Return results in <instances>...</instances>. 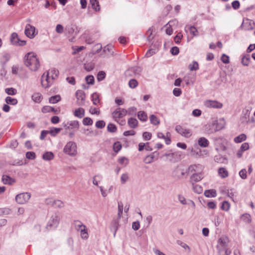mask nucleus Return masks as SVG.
Segmentation results:
<instances>
[{"instance_id": "f257e3e1", "label": "nucleus", "mask_w": 255, "mask_h": 255, "mask_svg": "<svg viewBox=\"0 0 255 255\" xmlns=\"http://www.w3.org/2000/svg\"><path fill=\"white\" fill-rule=\"evenodd\" d=\"M25 65L30 70L36 71L40 66L39 61L36 57V55L32 52L27 53L24 57Z\"/></svg>"}, {"instance_id": "f03ea898", "label": "nucleus", "mask_w": 255, "mask_h": 255, "mask_svg": "<svg viewBox=\"0 0 255 255\" xmlns=\"http://www.w3.org/2000/svg\"><path fill=\"white\" fill-rule=\"evenodd\" d=\"M59 71L56 69H52L50 71H47L45 76L44 73L41 77V83L43 87L47 88L51 86L53 80L56 79L59 75Z\"/></svg>"}, {"instance_id": "7ed1b4c3", "label": "nucleus", "mask_w": 255, "mask_h": 255, "mask_svg": "<svg viewBox=\"0 0 255 255\" xmlns=\"http://www.w3.org/2000/svg\"><path fill=\"white\" fill-rule=\"evenodd\" d=\"M181 151L172 152V150H170L166 152L162 156L166 157L170 162L175 163L181 160Z\"/></svg>"}, {"instance_id": "20e7f679", "label": "nucleus", "mask_w": 255, "mask_h": 255, "mask_svg": "<svg viewBox=\"0 0 255 255\" xmlns=\"http://www.w3.org/2000/svg\"><path fill=\"white\" fill-rule=\"evenodd\" d=\"M76 144L72 141L68 142L64 148V152L70 155H75L76 153Z\"/></svg>"}, {"instance_id": "39448f33", "label": "nucleus", "mask_w": 255, "mask_h": 255, "mask_svg": "<svg viewBox=\"0 0 255 255\" xmlns=\"http://www.w3.org/2000/svg\"><path fill=\"white\" fill-rule=\"evenodd\" d=\"M24 33L27 37L30 39L33 38L38 33L34 26L30 24H27L25 26Z\"/></svg>"}, {"instance_id": "423d86ee", "label": "nucleus", "mask_w": 255, "mask_h": 255, "mask_svg": "<svg viewBox=\"0 0 255 255\" xmlns=\"http://www.w3.org/2000/svg\"><path fill=\"white\" fill-rule=\"evenodd\" d=\"M228 242V239L227 237H221L219 239L217 247L220 255H221L222 252L227 248Z\"/></svg>"}, {"instance_id": "0eeeda50", "label": "nucleus", "mask_w": 255, "mask_h": 255, "mask_svg": "<svg viewBox=\"0 0 255 255\" xmlns=\"http://www.w3.org/2000/svg\"><path fill=\"white\" fill-rule=\"evenodd\" d=\"M10 40L11 44L16 46H22L25 45L26 43V41L20 40L16 32H13L11 34Z\"/></svg>"}, {"instance_id": "6e6552de", "label": "nucleus", "mask_w": 255, "mask_h": 255, "mask_svg": "<svg viewBox=\"0 0 255 255\" xmlns=\"http://www.w3.org/2000/svg\"><path fill=\"white\" fill-rule=\"evenodd\" d=\"M30 197L31 194L29 193L25 192L20 193L16 196L15 201L17 203L22 204L27 202Z\"/></svg>"}, {"instance_id": "1a4fd4ad", "label": "nucleus", "mask_w": 255, "mask_h": 255, "mask_svg": "<svg viewBox=\"0 0 255 255\" xmlns=\"http://www.w3.org/2000/svg\"><path fill=\"white\" fill-rule=\"evenodd\" d=\"M59 217L57 214L53 215L47 223L46 228L49 230L56 228L59 224Z\"/></svg>"}, {"instance_id": "9d476101", "label": "nucleus", "mask_w": 255, "mask_h": 255, "mask_svg": "<svg viewBox=\"0 0 255 255\" xmlns=\"http://www.w3.org/2000/svg\"><path fill=\"white\" fill-rule=\"evenodd\" d=\"M75 96L77 98V104L78 106H83L85 102V93L81 90H78L76 92Z\"/></svg>"}, {"instance_id": "9b49d317", "label": "nucleus", "mask_w": 255, "mask_h": 255, "mask_svg": "<svg viewBox=\"0 0 255 255\" xmlns=\"http://www.w3.org/2000/svg\"><path fill=\"white\" fill-rule=\"evenodd\" d=\"M175 130L178 133L187 138L190 137L192 135L190 129L184 128L180 125L176 126Z\"/></svg>"}, {"instance_id": "f8f14e48", "label": "nucleus", "mask_w": 255, "mask_h": 255, "mask_svg": "<svg viewBox=\"0 0 255 255\" xmlns=\"http://www.w3.org/2000/svg\"><path fill=\"white\" fill-rule=\"evenodd\" d=\"M159 155V152L154 151L150 155H147L144 159L143 161L146 164L151 163L154 160H157Z\"/></svg>"}, {"instance_id": "ddd939ff", "label": "nucleus", "mask_w": 255, "mask_h": 255, "mask_svg": "<svg viewBox=\"0 0 255 255\" xmlns=\"http://www.w3.org/2000/svg\"><path fill=\"white\" fill-rule=\"evenodd\" d=\"M63 127L66 130H70L74 128L78 129L79 128V123L77 121H72L66 124L63 123Z\"/></svg>"}, {"instance_id": "4468645a", "label": "nucleus", "mask_w": 255, "mask_h": 255, "mask_svg": "<svg viewBox=\"0 0 255 255\" xmlns=\"http://www.w3.org/2000/svg\"><path fill=\"white\" fill-rule=\"evenodd\" d=\"M205 105L208 108H213L221 109L223 107V104L216 101L208 100L206 101Z\"/></svg>"}, {"instance_id": "2eb2a0df", "label": "nucleus", "mask_w": 255, "mask_h": 255, "mask_svg": "<svg viewBox=\"0 0 255 255\" xmlns=\"http://www.w3.org/2000/svg\"><path fill=\"white\" fill-rule=\"evenodd\" d=\"M65 30L68 33V34L73 36H76L79 33L77 27L73 24H70L66 26Z\"/></svg>"}, {"instance_id": "dca6fc26", "label": "nucleus", "mask_w": 255, "mask_h": 255, "mask_svg": "<svg viewBox=\"0 0 255 255\" xmlns=\"http://www.w3.org/2000/svg\"><path fill=\"white\" fill-rule=\"evenodd\" d=\"M203 177L201 173H193L190 177V182L192 184H195L203 179Z\"/></svg>"}, {"instance_id": "f3484780", "label": "nucleus", "mask_w": 255, "mask_h": 255, "mask_svg": "<svg viewBox=\"0 0 255 255\" xmlns=\"http://www.w3.org/2000/svg\"><path fill=\"white\" fill-rule=\"evenodd\" d=\"M113 49L114 46L111 44H108L103 48V52L107 56L110 57L114 55V52Z\"/></svg>"}, {"instance_id": "a211bd4d", "label": "nucleus", "mask_w": 255, "mask_h": 255, "mask_svg": "<svg viewBox=\"0 0 255 255\" xmlns=\"http://www.w3.org/2000/svg\"><path fill=\"white\" fill-rule=\"evenodd\" d=\"M41 112L43 113H47L49 112H53L55 114H58L60 112V110L55 109L54 108L49 106H45L41 109Z\"/></svg>"}, {"instance_id": "6ab92c4d", "label": "nucleus", "mask_w": 255, "mask_h": 255, "mask_svg": "<svg viewBox=\"0 0 255 255\" xmlns=\"http://www.w3.org/2000/svg\"><path fill=\"white\" fill-rule=\"evenodd\" d=\"M128 124L131 128H135L138 126V121L135 118H130L128 121Z\"/></svg>"}, {"instance_id": "aec40b11", "label": "nucleus", "mask_w": 255, "mask_h": 255, "mask_svg": "<svg viewBox=\"0 0 255 255\" xmlns=\"http://www.w3.org/2000/svg\"><path fill=\"white\" fill-rule=\"evenodd\" d=\"M218 174L222 178H225L229 176L227 170L224 167H220L218 169Z\"/></svg>"}, {"instance_id": "412c9836", "label": "nucleus", "mask_w": 255, "mask_h": 255, "mask_svg": "<svg viewBox=\"0 0 255 255\" xmlns=\"http://www.w3.org/2000/svg\"><path fill=\"white\" fill-rule=\"evenodd\" d=\"M214 160L215 162L220 163H224L227 162V158L220 154L215 156Z\"/></svg>"}, {"instance_id": "4be33fe9", "label": "nucleus", "mask_w": 255, "mask_h": 255, "mask_svg": "<svg viewBox=\"0 0 255 255\" xmlns=\"http://www.w3.org/2000/svg\"><path fill=\"white\" fill-rule=\"evenodd\" d=\"M74 115L76 117L82 118L85 115V110L83 108H79L74 111Z\"/></svg>"}, {"instance_id": "5701e85b", "label": "nucleus", "mask_w": 255, "mask_h": 255, "mask_svg": "<svg viewBox=\"0 0 255 255\" xmlns=\"http://www.w3.org/2000/svg\"><path fill=\"white\" fill-rule=\"evenodd\" d=\"M198 144L202 147H206L209 145L208 140L205 137H202L199 138L198 141Z\"/></svg>"}, {"instance_id": "b1692460", "label": "nucleus", "mask_w": 255, "mask_h": 255, "mask_svg": "<svg viewBox=\"0 0 255 255\" xmlns=\"http://www.w3.org/2000/svg\"><path fill=\"white\" fill-rule=\"evenodd\" d=\"M138 119L142 122H146L148 117L147 114L144 111H139L137 113Z\"/></svg>"}, {"instance_id": "393cba45", "label": "nucleus", "mask_w": 255, "mask_h": 255, "mask_svg": "<svg viewBox=\"0 0 255 255\" xmlns=\"http://www.w3.org/2000/svg\"><path fill=\"white\" fill-rule=\"evenodd\" d=\"M204 195L207 197H215L217 196V192L215 189L206 190L204 192Z\"/></svg>"}, {"instance_id": "a878e982", "label": "nucleus", "mask_w": 255, "mask_h": 255, "mask_svg": "<svg viewBox=\"0 0 255 255\" xmlns=\"http://www.w3.org/2000/svg\"><path fill=\"white\" fill-rule=\"evenodd\" d=\"M54 157V154L51 151L45 152L42 155V158L45 160H51Z\"/></svg>"}, {"instance_id": "bb28decb", "label": "nucleus", "mask_w": 255, "mask_h": 255, "mask_svg": "<svg viewBox=\"0 0 255 255\" xmlns=\"http://www.w3.org/2000/svg\"><path fill=\"white\" fill-rule=\"evenodd\" d=\"M2 181L4 184H11L12 182H14V180L8 175H3L2 177Z\"/></svg>"}, {"instance_id": "cd10ccee", "label": "nucleus", "mask_w": 255, "mask_h": 255, "mask_svg": "<svg viewBox=\"0 0 255 255\" xmlns=\"http://www.w3.org/2000/svg\"><path fill=\"white\" fill-rule=\"evenodd\" d=\"M31 98H32V100L34 102L37 103H40L41 101V100L42 99V95L39 93H36L33 94L32 95Z\"/></svg>"}, {"instance_id": "c85d7f7f", "label": "nucleus", "mask_w": 255, "mask_h": 255, "mask_svg": "<svg viewBox=\"0 0 255 255\" xmlns=\"http://www.w3.org/2000/svg\"><path fill=\"white\" fill-rule=\"evenodd\" d=\"M90 4L92 5V7L96 11H99L100 9V5L99 1L97 0H90Z\"/></svg>"}, {"instance_id": "c756f323", "label": "nucleus", "mask_w": 255, "mask_h": 255, "mask_svg": "<svg viewBox=\"0 0 255 255\" xmlns=\"http://www.w3.org/2000/svg\"><path fill=\"white\" fill-rule=\"evenodd\" d=\"M130 72H132L135 76H139L140 73L141 72V68L139 67H135L127 71V73L128 74Z\"/></svg>"}, {"instance_id": "7c9ffc66", "label": "nucleus", "mask_w": 255, "mask_h": 255, "mask_svg": "<svg viewBox=\"0 0 255 255\" xmlns=\"http://www.w3.org/2000/svg\"><path fill=\"white\" fill-rule=\"evenodd\" d=\"M61 100V97L59 95L51 96L49 98V102L51 104H55Z\"/></svg>"}, {"instance_id": "2f4dec72", "label": "nucleus", "mask_w": 255, "mask_h": 255, "mask_svg": "<svg viewBox=\"0 0 255 255\" xmlns=\"http://www.w3.org/2000/svg\"><path fill=\"white\" fill-rule=\"evenodd\" d=\"M5 101L7 104L11 105H16L18 103V101L16 99L12 98L9 96L6 97Z\"/></svg>"}, {"instance_id": "473e14b6", "label": "nucleus", "mask_w": 255, "mask_h": 255, "mask_svg": "<svg viewBox=\"0 0 255 255\" xmlns=\"http://www.w3.org/2000/svg\"><path fill=\"white\" fill-rule=\"evenodd\" d=\"M149 120L150 123L154 126L158 125L160 123L159 120L154 115H150L149 117Z\"/></svg>"}, {"instance_id": "72a5a7b5", "label": "nucleus", "mask_w": 255, "mask_h": 255, "mask_svg": "<svg viewBox=\"0 0 255 255\" xmlns=\"http://www.w3.org/2000/svg\"><path fill=\"white\" fill-rule=\"evenodd\" d=\"M243 114L244 116H243L241 120L242 123H248L249 121V117H250V113L248 110H246L245 111H243Z\"/></svg>"}, {"instance_id": "f704fd0d", "label": "nucleus", "mask_w": 255, "mask_h": 255, "mask_svg": "<svg viewBox=\"0 0 255 255\" xmlns=\"http://www.w3.org/2000/svg\"><path fill=\"white\" fill-rule=\"evenodd\" d=\"M201 166H202L200 164H198V165L193 164V165H191L190 166H189L188 169L186 170V173H187V174H189L190 173L196 171V170H197L196 169L198 167H201Z\"/></svg>"}, {"instance_id": "c9c22d12", "label": "nucleus", "mask_w": 255, "mask_h": 255, "mask_svg": "<svg viewBox=\"0 0 255 255\" xmlns=\"http://www.w3.org/2000/svg\"><path fill=\"white\" fill-rule=\"evenodd\" d=\"M92 101L95 105H97L98 103H100L99 95L97 93H94L91 95Z\"/></svg>"}, {"instance_id": "e433bc0d", "label": "nucleus", "mask_w": 255, "mask_h": 255, "mask_svg": "<svg viewBox=\"0 0 255 255\" xmlns=\"http://www.w3.org/2000/svg\"><path fill=\"white\" fill-rule=\"evenodd\" d=\"M74 225L75 229L77 231H81V229L86 228V226L84 225L81 221L76 220L74 221Z\"/></svg>"}, {"instance_id": "4c0bfd02", "label": "nucleus", "mask_w": 255, "mask_h": 255, "mask_svg": "<svg viewBox=\"0 0 255 255\" xmlns=\"http://www.w3.org/2000/svg\"><path fill=\"white\" fill-rule=\"evenodd\" d=\"M246 138H247L246 135L243 133V134H241L239 135V136L236 137L234 138V141L236 143H240L243 141H245L246 139Z\"/></svg>"}, {"instance_id": "58836bf2", "label": "nucleus", "mask_w": 255, "mask_h": 255, "mask_svg": "<svg viewBox=\"0 0 255 255\" xmlns=\"http://www.w3.org/2000/svg\"><path fill=\"white\" fill-rule=\"evenodd\" d=\"M120 110H121V108H118L112 113V115L114 119H121L123 118L122 114L120 113Z\"/></svg>"}, {"instance_id": "ea45409f", "label": "nucleus", "mask_w": 255, "mask_h": 255, "mask_svg": "<svg viewBox=\"0 0 255 255\" xmlns=\"http://www.w3.org/2000/svg\"><path fill=\"white\" fill-rule=\"evenodd\" d=\"M61 128H53L49 130V133L52 136H55L61 130Z\"/></svg>"}, {"instance_id": "a19ab883", "label": "nucleus", "mask_w": 255, "mask_h": 255, "mask_svg": "<svg viewBox=\"0 0 255 255\" xmlns=\"http://www.w3.org/2000/svg\"><path fill=\"white\" fill-rule=\"evenodd\" d=\"M122 147V145L120 141H116L114 143L113 150L115 152H118L121 149Z\"/></svg>"}, {"instance_id": "79ce46f5", "label": "nucleus", "mask_w": 255, "mask_h": 255, "mask_svg": "<svg viewBox=\"0 0 255 255\" xmlns=\"http://www.w3.org/2000/svg\"><path fill=\"white\" fill-rule=\"evenodd\" d=\"M124 206L121 201L118 202V218L120 219L122 217L123 212Z\"/></svg>"}, {"instance_id": "37998d69", "label": "nucleus", "mask_w": 255, "mask_h": 255, "mask_svg": "<svg viewBox=\"0 0 255 255\" xmlns=\"http://www.w3.org/2000/svg\"><path fill=\"white\" fill-rule=\"evenodd\" d=\"M107 130L110 132H115L117 130V128L115 125L110 123L107 126Z\"/></svg>"}, {"instance_id": "c03bdc74", "label": "nucleus", "mask_w": 255, "mask_h": 255, "mask_svg": "<svg viewBox=\"0 0 255 255\" xmlns=\"http://www.w3.org/2000/svg\"><path fill=\"white\" fill-rule=\"evenodd\" d=\"M82 122L83 124L85 126H91L93 123L92 119L89 117L84 118Z\"/></svg>"}, {"instance_id": "a18cd8bd", "label": "nucleus", "mask_w": 255, "mask_h": 255, "mask_svg": "<svg viewBox=\"0 0 255 255\" xmlns=\"http://www.w3.org/2000/svg\"><path fill=\"white\" fill-rule=\"evenodd\" d=\"M53 206L58 208H62L64 206V203L59 200H54L53 202Z\"/></svg>"}, {"instance_id": "49530a36", "label": "nucleus", "mask_w": 255, "mask_h": 255, "mask_svg": "<svg viewBox=\"0 0 255 255\" xmlns=\"http://www.w3.org/2000/svg\"><path fill=\"white\" fill-rule=\"evenodd\" d=\"M250 57L249 55L244 56L242 58V63L244 66H248L250 61Z\"/></svg>"}, {"instance_id": "de8ad7c7", "label": "nucleus", "mask_w": 255, "mask_h": 255, "mask_svg": "<svg viewBox=\"0 0 255 255\" xmlns=\"http://www.w3.org/2000/svg\"><path fill=\"white\" fill-rule=\"evenodd\" d=\"M5 93L9 95H15L17 93V90L13 88H8L5 89Z\"/></svg>"}, {"instance_id": "09e8293b", "label": "nucleus", "mask_w": 255, "mask_h": 255, "mask_svg": "<svg viewBox=\"0 0 255 255\" xmlns=\"http://www.w3.org/2000/svg\"><path fill=\"white\" fill-rule=\"evenodd\" d=\"M192 185L193 186V191L195 192H196L198 194H200L202 192L203 189L201 186L197 185V184H193Z\"/></svg>"}, {"instance_id": "8fccbe9b", "label": "nucleus", "mask_w": 255, "mask_h": 255, "mask_svg": "<svg viewBox=\"0 0 255 255\" xmlns=\"http://www.w3.org/2000/svg\"><path fill=\"white\" fill-rule=\"evenodd\" d=\"M129 87L132 89L136 88L138 85V82L134 79L130 80L128 82Z\"/></svg>"}, {"instance_id": "3c124183", "label": "nucleus", "mask_w": 255, "mask_h": 255, "mask_svg": "<svg viewBox=\"0 0 255 255\" xmlns=\"http://www.w3.org/2000/svg\"><path fill=\"white\" fill-rule=\"evenodd\" d=\"M106 73L103 71H100L97 74V80L98 81H101L103 80L106 77Z\"/></svg>"}, {"instance_id": "603ef678", "label": "nucleus", "mask_w": 255, "mask_h": 255, "mask_svg": "<svg viewBox=\"0 0 255 255\" xmlns=\"http://www.w3.org/2000/svg\"><path fill=\"white\" fill-rule=\"evenodd\" d=\"M25 156L26 158L30 160H33L36 158L35 153L33 151L27 152L26 153Z\"/></svg>"}, {"instance_id": "864d4df0", "label": "nucleus", "mask_w": 255, "mask_h": 255, "mask_svg": "<svg viewBox=\"0 0 255 255\" xmlns=\"http://www.w3.org/2000/svg\"><path fill=\"white\" fill-rule=\"evenodd\" d=\"M190 33L194 36H196L198 35V31L197 28L194 26H191L189 27Z\"/></svg>"}, {"instance_id": "5fc2aeb1", "label": "nucleus", "mask_w": 255, "mask_h": 255, "mask_svg": "<svg viewBox=\"0 0 255 255\" xmlns=\"http://www.w3.org/2000/svg\"><path fill=\"white\" fill-rule=\"evenodd\" d=\"M85 80L88 84L93 85L94 84L95 79L93 75L87 76L85 78Z\"/></svg>"}, {"instance_id": "6e6d98bb", "label": "nucleus", "mask_w": 255, "mask_h": 255, "mask_svg": "<svg viewBox=\"0 0 255 255\" xmlns=\"http://www.w3.org/2000/svg\"><path fill=\"white\" fill-rule=\"evenodd\" d=\"M81 236L82 239H87L88 238V234L86 228L81 229Z\"/></svg>"}, {"instance_id": "4d7b16f0", "label": "nucleus", "mask_w": 255, "mask_h": 255, "mask_svg": "<svg viewBox=\"0 0 255 255\" xmlns=\"http://www.w3.org/2000/svg\"><path fill=\"white\" fill-rule=\"evenodd\" d=\"M183 38V34L181 32H178L177 34L174 37V41L176 44H179L181 42V39Z\"/></svg>"}, {"instance_id": "13d9d810", "label": "nucleus", "mask_w": 255, "mask_h": 255, "mask_svg": "<svg viewBox=\"0 0 255 255\" xmlns=\"http://www.w3.org/2000/svg\"><path fill=\"white\" fill-rule=\"evenodd\" d=\"M137 111V109L134 107H131L128 110V115H135Z\"/></svg>"}, {"instance_id": "bf43d9fd", "label": "nucleus", "mask_w": 255, "mask_h": 255, "mask_svg": "<svg viewBox=\"0 0 255 255\" xmlns=\"http://www.w3.org/2000/svg\"><path fill=\"white\" fill-rule=\"evenodd\" d=\"M189 68L191 71L197 70L199 68L198 63L196 61H194L192 64L189 65Z\"/></svg>"}, {"instance_id": "052dcab7", "label": "nucleus", "mask_w": 255, "mask_h": 255, "mask_svg": "<svg viewBox=\"0 0 255 255\" xmlns=\"http://www.w3.org/2000/svg\"><path fill=\"white\" fill-rule=\"evenodd\" d=\"M119 162L122 165H127L128 163V160L125 157H122L118 160Z\"/></svg>"}, {"instance_id": "680f3d73", "label": "nucleus", "mask_w": 255, "mask_h": 255, "mask_svg": "<svg viewBox=\"0 0 255 255\" xmlns=\"http://www.w3.org/2000/svg\"><path fill=\"white\" fill-rule=\"evenodd\" d=\"M106 123L103 120H100L96 122V127L98 128H102L105 127Z\"/></svg>"}, {"instance_id": "e2e57ef3", "label": "nucleus", "mask_w": 255, "mask_h": 255, "mask_svg": "<svg viewBox=\"0 0 255 255\" xmlns=\"http://www.w3.org/2000/svg\"><path fill=\"white\" fill-rule=\"evenodd\" d=\"M128 179V176L127 173H124L121 177V181L122 184H124Z\"/></svg>"}, {"instance_id": "0e129e2a", "label": "nucleus", "mask_w": 255, "mask_h": 255, "mask_svg": "<svg viewBox=\"0 0 255 255\" xmlns=\"http://www.w3.org/2000/svg\"><path fill=\"white\" fill-rule=\"evenodd\" d=\"M230 207V205L228 202L224 201L222 203L221 209L225 211H228V210H229Z\"/></svg>"}, {"instance_id": "69168bd1", "label": "nucleus", "mask_w": 255, "mask_h": 255, "mask_svg": "<svg viewBox=\"0 0 255 255\" xmlns=\"http://www.w3.org/2000/svg\"><path fill=\"white\" fill-rule=\"evenodd\" d=\"M247 170L246 169H243L239 172V175L243 179H245L247 178Z\"/></svg>"}, {"instance_id": "338daca9", "label": "nucleus", "mask_w": 255, "mask_h": 255, "mask_svg": "<svg viewBox=\"0 0 255 255\" xmlns=\"http://www.w3.org/2000/svg\"><path fill=\"white\" fill-rule=\"evenodd\" d=\"M221 61L225 64H228L230 62L229 57L225 54H223L221 56Z\"/></svg>"}, {"instance_id": "774afa93", "label": "nucleus", "mask_w": 255, "mask_h": 255, "mask_svg": "<svg viewBox=\"0 0 255 255\" xmlns=\"http://www.w3.org/2000/svg\"><path fill=\"white\" fill-rule=\"evenodd\" d=\"M170 52L173 55H177L179 53V49L177 46H174L171 48Z\"/></svg>"}]
</instances>
